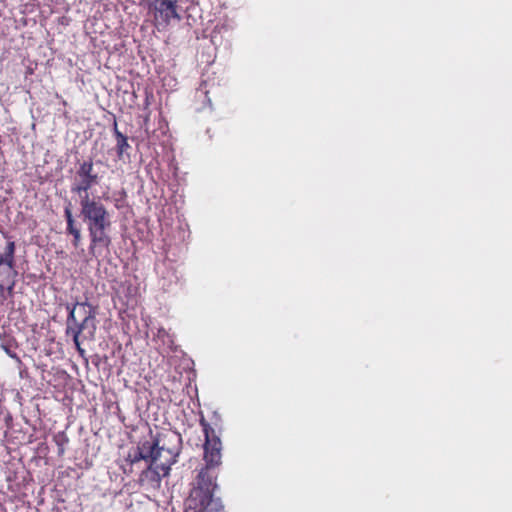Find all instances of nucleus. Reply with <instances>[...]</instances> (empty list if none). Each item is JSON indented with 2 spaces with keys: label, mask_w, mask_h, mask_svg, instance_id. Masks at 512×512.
<instances>
[{
  "label": "nucleus",
  "mask_w": 512,
  "mask_h": 512,
  "mask_svg": "<svg viewBox=\"0 0 512 512\" xmlns=\"http://www.w3.org/2000/svg\"><path fill=\"white\" fill-rule=\"evenodd\" d=\"M141 2H145L148 6V8H152V6H155L158 4L160 0H140Z\"/></svg>",
  "instance_id": "15"
},
{
  "label": "nucleus",
  "mask_w": 512,
  "mask_h": 512,
  "mask_svg": "<svg viewBox=\"0 0 512 512\" xmlns=\"http://www.w3.org/2000/svg\"><path fill=\"white\" fill-rule=\"evenodd\" d=\"M113 133L116 138V150L117 156L122 159L123 154L130 148L128 143V138L118 130V125L116 120L114 121Z\"/></svg>",
  "instance_id": "10"
},
{
  "label": "nucleus",
  "mask_w": 512,
  "mask_h": 512,
  "mask_svg": "<svg viewBox=\"0 0 512 512\" xmlns=\"http://www.w3.org/2000/svg\"><path fill=\"white\" fill-rule=\"evenodd\" d=\"M100 178L94 170L92 159H88L79 164L74 181L71 184V192L78 195L79 202L87 199H98L99 197H90L89 190L99 184Z\"/></svg>",
  "instance_id": "4"
},
{
  "label": "nucleus",
  "mask_w": 512,
  "mask_h": 512,
  "mask_svg": "<svg viewBox=\"0 0 512 512\" xmlns=\"http://www.w3.org/2000/svg\"><path fill=\"white\" fill-rule=\"evenodd\" d=\"M15 249V242L8 241L4 248V251L0 252V267L6 265L9 269H14Z\"/></svg>",
  "instance_id": "9"
},
{
  "label": "nucleus",
  "mask_w": 512,
  "mask_h": 512,
  "mask_svg": "<svg viewBox=\"0 0 512 512\" xmlns=\"http://www.w3.org/2000/svg\"><path fill=\"white\" fill-rule=\"evenodd\" d=\"M80 215L87 225L90 237V254L96 256L102 249H109L111 237L109 231L112 226L111 213L98 199H85L79 202Z\"/></svg>",
  "instance_id": "2"
},
{
  "label": "nucleus",
  "mask_w": 512,
  "mask_h": 512,
  "mask_svg": "<svg viewBox=\"0 0 512 512\" xmlns=\"http://www.w3.org/2000/svg\"><path fill=\"white\" fill-rule=\"evenodd\" d=\"M155 436L158 444L159 458L166 465L165 472L170 473L171 466L177 462V457L181 451V435L175 431L166 430L157 433Z\"/></svg>",
  "instance_id": "5"
},
{
  "label": "nucleus",
  "mask_w": 512,
  "mask_h": 512,
  "mask_svg": "<svg viewBox=\"0 0 512 512\" xmlns=\"http://www.w3.org/2000/svg\"><path fill=\"white\" fill-rule=\"evenodd\" d=\"M123 472L125 474H130V473H132V468H130L129 470L123 469Z\"/></svg>",
  "instance_id": "17"
},
{
  "label": "nucleus",
  "mask_w": 512,
  "mask_h": 512,
  "mask_svg": "<svg viewBox=\"0 0 512 512\" xmlns=\"http://www.w3.org/2000/svg\"><path fill=\"white\" fill-rule=\"evenodd\" d=\"M151 440L139 441L137 448L145 456V461L148 463H156L162 461L159 458L158 444L156 436L152 435L150 430Z\"/></svg>",
  "instance_id": "8"
},
{
  "label": "nucleus",
  "mask_w": 512,
  "mask_h": 512,
  "mask_svg": "<svg viewBox=\"0 0 512 512\" xmlns=\"http://www.w3.org/2000/svg\"><path fill=\"white\" fill-rule=\"evenodd\" d=\"M53 440H54V442L56 443V445L58 447V455L59 456L64 455V453H65V446L69 442V438L67 437V435L64 432H59V433H57L54 436Z\"/></svg>",
  "instance_id": "11"
},
{
  "label": "nucleus",
  "mask_w": 512,
  "mask_h": 512,
  "mask_svg": "<svg viewBox=\"0 0 512 512\" xmlns=\"http://www.w3.org/2000/svg\"><path fill=\"white\" fill-rule=\"evenodd\" d=\"M67 233L71 234L73 236V246L78 247L81 242V231L76 226H73L72 228H66Z\"/></svg>",
  "instance_id": "13"
},
{
  "label": "nucleus",
  "mask_w": 512,
  "mask_h": 512,
  "mask_svg": "<svg viewBox=\"0 0 512 512\" xmlns=\"http://www.w3.org/2000/svg\"><path fill=\"white\" fill-rule=\"evenodd\" d=\"M205 436L204 461L205 466L196 477V485L185 500V512H220L223 505L213 493L217 487V472L222 463V442L215 430L204 417L199 421Z\"/></svg>",
  "instance_id": "1"
},
{
  "label": "nucleus",
  "mask_w": 512,
  "mask_h": 512,
  "mask_svg": "<svg viewBox=\"0 0 512 512\" xmlns=\"http://www.w3.org/2000/svg\"><path fill=\"white\" fill-rule=\"evenodd\" d=\"M141 460L145 461V456L141 454L137 447L130 450L125 458V461L128 462L131 466Z\"/></svg>",
  "instance_id": "12"
},
{
  "label": "nucleus",
  "mask_w": 512,
  "mask_h": 512,
  "mask_svg": "<svg viewBox=\"0 0 512 512\" xmlns=\"http://www.w3.org/2000/svg\"><path fill=\"white\" fill-rule=\"evenodd\" d=\"M115 207L118 209L122 207V205L119 203V200L115 201Z\"/></svg>",
  "instance_id": "16"
},
{
  "label": "nucleus",
  "mask_w": 512,
  "mask_h": 512,
  "mask_svg": "<svg viewBox=\"0 0 512 512\" xmlns=\"http://www.w3.org/2000/svg\"><path fill=\"white\" fill-rule=\"evenodd\" d=\"M88 304L86 302L76 303L73 305L67 304L66 308L69 312L67 317V334H72L73 342L80 355L84 354V349L81 348L79 341L80 334L88 328L89 325L94 326V314L87 310Z\"/></svg>",
  "instance_id": "3"
},
{
  "label": "nucleus",
  "mask_w": 512,
  "mask_h": 512,
  "mask_svg": "<svg viewBox=\"0 0 512 512\" xmlns=\"http://www.w3.org/2000/svg\"><path fill=\"white\" fill-rule=\"evenodd\" d=\"M176 0H160L158 4L152 6L155 11V17L161 19V24L168 25L172 19L180 20L176 10Z\"/></svg>",
  "instance_id": "7"
},
{
  "label": "nucleus",
  "mask_w": 512,
  "mask_h": 512,
  "mask_svg": "<svg viewBox=\"0 0 512 512\" xmlns=\"http://www.w3.org/2000/svg\"><path fill=\"white\" fill-rule=\"evenodd\" d=\"M165 466V463L162 461L149 463L147 468L144 469L139 476V484L147 489H159L162 478L169 475V473L165 472Z\"/></svg>",
  "instance_id": "6"
},
{
  "label": "nucleus",
  "mask_w": 512,
  "mask_h": 512,
  "mask_svg": "<svg viewBox=\"0 0 512 512\" xmlns=\"http://www.w3.org/2000/svg\"><path fill=\"white\" fill-rule=\"evenodd\" d=\"M64 216H65V219H66V222H67V227L66 228H72L73 226H75V220L73 218L72 211H71V208L69 206L65 207V209H64Z\"/></svg>",
  "instance_id": "14"
}]
</instances>
